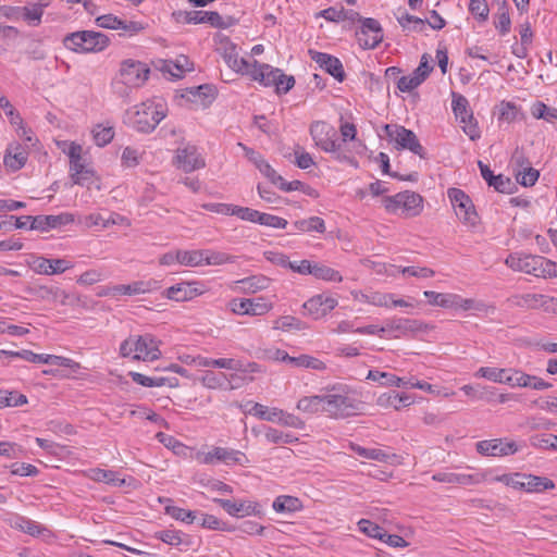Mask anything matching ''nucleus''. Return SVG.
<instances>
[{"label": "nucleus", "instance_id": "obj_17", "mask_svg": "<svg viewBox=\"0 0 557 557\" xmlns=\"http://www.w3.org/2000/svg\"><path fill=\"white\" fill-rule=\"evenodd\" d=\"M231 308L236 314L263 315L271 310L272 305L263 301V298H242L233 299Z\"/></svg>", "mask_w": 557, "mask_h": 557}, {"label": "nucleus", "instance_id": "obj_27", "mask_svg": "<svg viewBox=\"0 0 557 557\" xmlns=\"http://www.w3.org/2000/svg\"><path fill=\"white\" fill-rule=\"evenodd\" d=\"M34 295L41 300L60 301L63 306L70 304V295L57 286L40 285L34 288Z\"/></svg>", "mask_w": 557, "mask_h": 557}, {"label": "nucleus", "instance_id": "obj_44", "mask_svg": "<svg viewBox=\"0 0 557 557\" xmlns=\"http://www.w3.org/2000/svg\"><path fill=\"white\" fill-rule=\"evenodd\" d=\"M398 23L404 29L422 33L425 29L426 20H422L409 13L397 17Z\"/></svg>", "mask_w": 557, "mask_h": 557}, {"label": "nucleus", "instance_id": "obj_23", "mask_svg": "<svg viewBox=\"0 0 557 557\" xmlns=\"http://www.w3.org/2000/svg\"><path fill=\"white\" fill-rule=\"evenodd\" d=\"M186 22L189 24L208 23L218 28H226L228 24L223 21V17L214 11H191L186 13Z\"/></svg>", "mask_w": 557, "mask_h": 557}, {"label": "nucleus", "instance_id": "obj_47", "mask_svg": "<svg viewBox=\"0 0 557 557\" xmlns=\"http://www.w3.org/2000/svg\"><path fill=\"white\" fill-rule=\"evenodd\" d=\"M509 373H507V376L505 379V384H508L510 386H519V387H527L531 385L532 377L530 374H527L519 370H508Z\"/></svg>", "mask_w": 557, "mask_h": 557}, {"label": "nucleus", "instance_id": "obj_45", "mask_svg": "<svg viewBox=\"0 0 557 557\" xmlns=\"http://www.w3.org/2000/svg\"><path fill=\"white\" fill-rule=\"evenodd\" d=\"M92 136L97 146L104 147L112 141L114 137V128L113 126H102L101 124H98L92 129Z\"/></svg>", "mask_w": 557, "mask_h": 557}, {"label": "nucleus", "instance_id": "obj_54", "mask_svg": "<svg viewBox=\"0 0 557 557\" xmlns=\"http://www.w3.org/2000/svg\"><path fill=\"white\" fill-rule=\"evenodd\" d=\"M544 262V257L542 256H524V263L522 269L524 273L532 274L534 276H540V271L542 264Z\"/></svg>", "mask_w": 557, "mask_h": 557}, {"label": "nucleus", "instance_id": "obj_34", "mask_svg": "<svg viewBox=\"0 0 557 557\" xmlns=\"http://www.w3.org/2000/svg\"><path fill=\"white\" fill-rule=\"evenodd\" d=\"M368 380L380 382L384 386H403L405 385V377H399L388 372L379 370H370L367 375Z\"/></svg>", "mask_w": 557, "mask_h": 557}, {"label": "nucleus", "instance_id": "obj_9", "mask_svg": "<svg viewBox=\"0 0 557 557\" xmlns=\"http://www.w3.org/2000/svg\"><path fill=\"white\" fill-rule=\"evenodd\" d=\"M448 198L455 209L458 219L470 226H475L479 222V215L470 197L459 188H449Z\"/></svg>", "mask_w": 557, "mask_h": 557}, {"label": "nucleus", "instance_id": "obj_60", "mask_svg": "<svg viewBox=\"0 0 557 557\" xmlns=\"http://www.w3.org/2000/svg\"><path fill=\"white\" fill-rule=\"evenodd\" d=\"M304 310L313 319L323 317L322 295H317L304 304Z\"/></svg>", "mask_w": 557, "mask_h": 557}, {"label": "nucleus", "instance_id": "obj_10", "mask_svg": "<svg viewBox=\"0 0 557 557\" xmlns=\"http://www.w3.org/2000/svg\"><path fill=\"white\" fill-rule=\"evenodd\" d=\"M149 74L150 70L145 63L127 59L121 63L119 78L128 84V86L138 88L146 83Z\"/></svg>", "mask_w": 557, "mask_h": 557}, {"label": "nucleus", "instance_id": "obj_21", "mask_svg": "<svg viewBox=\"0 0 557 557\" xmlns=\"http://www.w3.org/2000/svg\"><path fill=\"white\" fill-rule=\"evenodd\" d=\"M385 332H395V338L400 336H405L408 334H413L423 330V323L419 320L414 319H404V318H394L386 321V324L383 326Z\"/></svg>", "mask_w": 557, "mask_h": 557}, {"label": "nucleus", "instance_id": "obj_59", "mask_svg": "<svg viewBox=\"0 0 557 557\" xmlns=\"http://www.w3.org/2000/svg\"><path fill=\"white\" fill-rule=\"evenodd\" d=\"M45 364H55L70 368L74 372L81 369V364L73 359L55 355H46Z\"/></svg>", "mask_w": 557, "mask_h": 557}, {"label": "nucleus", "instance_id": "obj_11", "mask_svg": "<svg viewBox=\"0 0 557 557\" xmlns=\"http://www.w3.org/2000/svg\"><path fill=\"white\" fill-rule=\"evenodd\" d=\"M198 460L205 465H213L220 461L225 465L244 466L249 462L245 453L225 447H213L210 451L198 456Z\"/></svg>", "mask_w": 557, "mask_h": 557}, {"label": "nucleus", "instance_id": "obj_3", "mask_svg": "<svg viewBox=\"0 0 557 557\" xmlns=\"http://www.w3.org/2000/svg\"><path fill=\"white\" fill-rule=\"evenodd\" d=\"M160 342L152 334L131 335L120 346V355L123 358L132 357L133 360L154 361L161 357Z\"/></svg>", "mask_w": 557, "mask_h": 557}, {"label": "nucleus", "instance_id": "obj_33", "mask_svg": "<svg viewBox=\"0 0 557 557\" xmlns=\"http://www.w3.org/2000/svg\"><path fill=\"white\" fill-rule=\"evenodd\" d=\"M206 250H177L175 258L186 267H198L203 263Z\"/></svg>", "mask_w": 557, "mask_h": 557}, {"label": "nucleus", "instance_id": "obj_6", "mask_svg": "<svg viewBox=\"0 0 557 557\" xmlns=\"http://www.w3.org/2000/svg\"><path fill=\"white\" fill-rule=\"evenodd\" d=\"M382 202L387 212L404 218L418 216L423 210L422 196L410 190L400 191L394 196H385Z\"/></svg>", "mask_w": 557, "mask_h": 557}, {"label": "nucleus", "instance_id": "obj_30", "mask_svg": "<svg viewBox=\"0 0 557 557\" xmlns=\"http://www.w3.org/2000/svg\"><path fill=\"white\" fill-rule=\"evenodd\" d=\"M14 527L32 536H44L50 533L46 527L26 517H16Z\"/></svg>", "mask_w": 557, "mask_h": 557}, {"label": "nucleus", "instance_id": "obj_26", "mask_svg": "<svg viewBox=\"0 0 557 557\" xmlns=\"http://www.w3.org/2000/svg\"><path fill=\"white\" fill-rule=\"evenodd\" d=\"M50 3L51 0H48L22 7L23 14L21 20L26 22L29 26H39L42 22L45 9L49 7Z\"/></svg>", "mask_w": 557, "mask_h": 557}, {"label": "nucleus", "instance_id": "obj_29", "mask_svg": "<svg viewBox=\"0 0 557 557\" xmlns=\"http://www.w3.org/2000/svg\"><path fill=\"white\" fill-rule=\"evenodd\" d=\"M324 395L305 396L297 403V409L306 413L324 412Z\"/></svg>", "mask_w": 557, "mask_h": 557}, {"label": "nucleus", "instance_id": "obj_31", "mask_svg": "<svg viewBox=\"0 0 557 557\" xmlns=\"http://www.w3.org/2000/svg\"><path fill=\"white\" fill-rule=\"evenodd\" d=\"M160 503H171L170 498H159ZM165 513L171 516L173 519L186 522V523H193L196 520V513L195 511L187 510L181 507H176L173 505H165Z\"/></svg>", "mask_w": 557, "mask_h": 557}, {"label": "nucleus", "instance_id": "obj_40", "mask_svg": "<svg viewBox=\"0 0 557 557\" xmlns=\"http://www.w3.org/2000/svg\"><path fill=\"white\" fill-rule=\"evenodd\" d=\"M423 295L429 299L432 306H438L442 308H453L456 302V294H442L433 290H425Z\"/></svg>", "mask_w": 557, "mask_h": 557}, {"label": "nucleus", "instance_id": "obj_48", "mask_svg": "<svg viewBox=\"0 0 557 557\" xmlns=\"http://www.w3.org/2000/svg\"><path fill=\"white\" fill-rule=\"evenodd\" d=\"M261 213L262 212L258 210L236 205H234L232 209V215H236L238 219L243 221H248L258 224L260 223Z\"/></svg>", "mask_w": 557, "mask_h": 557}, {"label": "nucleus", "instance_id": "obj_20", "mask_svg": "<svg viewBox=\"0 0 557 557\" xmlns=\"http://www.w3.org/2000/svg\"><path fill=\"white\" fill-rule=\"evenodd\" d=\"M203 293L202 285L199 283L182 282L169 287L165 296L175 301H187Z\"/></svg>", "mask_w": 557, "mask_h": 557}, {"label": "nucleus", "instance_id": "obj_49", "mask_svg": "<svg viewBox=\"0 0 557 557\" xmlns=\"http://www.w3.org/2000/svg\"><path fill=\"white\" fill-rule=\"evenodd\" d=\"M507 373H509V371L506 369L482 367L478 370L476 375L481 376V377H485V379L496 382V383L505 384V379L507 376Z\"/></svg>", "mask_w": 557, "mask_h": 557}, {"label": "nucleus", "instance_id": "obj_16", "mask_svg": "<svg viewBox=\"0 0 557 557\" xmlns=\"http://www.w3.org/2000/svg\"><path fill=\"white\" fill-rule=\"evenodd\" d=\"M176 164L184 172L189 173L206 166V161L198 153L196 146L188 145L184 148H178L175 156Z\"/></svg>", "mask_w": 557, "mask_h": 557}, {"label": "nucleus", "instance_id": "obj_1", "mask_svg": "<svg viewBox=\"0 0 557 557\" xmlns=\"http://www.w3.org/2000/svg\"><path fill=\"white\" fill-rule=\"evenodd\" d=\"M324 413L333 419H346L358 416L364 408L363 401L345 387H333L324 394Z\"/></svg>", "mask_w": 557, "mask_h": 557}, {"label": "nucleus", "instance_id": "obj_50", "mask_svg": "<svg viewBox=\"0 0 557 557\" xmlns=\"http://www.w3.org/2000/svg\"><path fill=\"white\" fill-rule=\"evenodd\" d=\"M200 525L202 528L209 529V530H219V531H227L233 532L235 531V527L228 525L226 522L220 520L213 515H202Z\"/></svg>", "mask_w": 557, "mask_h": 557}, {"label": "nucleus", "instance_id": "obj_56", "mask_svg": "<svg viewBox=\"0 0 557 557\" xmlns=\"http://www.w3.org/2000/svg\"><path fill=\"white\" fill-rule=\"evenodd\" d=\"M243 289L256 293L259 289H263L268 286L269 278L265 276H251L239 281Z\"/></svg>", "mask_w": 557, "mask_h": 557}, {"label": "nucleus", "instance_id": "obj_15", "mask_svg": "<svg viewBox=\"0 0 557 557\" xmlns=\"http://www.w3.org/2000/svg\"><path fill=\"white\" fill-rule=\"evenodd\" d=\"M476 451L482 456H509L518 451V446L503 438L484 440L476 443Z\"/></svg>", "mask_w": 557, "mask_h": 557}, {"label": "nucleus", "instance_id": "obj_22", "mask_svg": "<svg viewBox=\"0 0 557 557\" xmlns=\"http://www.w3.org/2000/svg\"><path fill=\"white\" fill-rule=\"evenodd\" d=\"M432 479L436 482L458 484V485H474L485 480L484 473H455V472H437L433 474Z\"/></svg>", "mask_w": 557, "mask_h": 557}, {"label": "nucleus", "instance_id": "obj_2", "mask_svg": "<svg viewBox=\"0 0 557 557\" xmlns=\"http://www.w3.org/2000/svg\"><path fill=\"white\" fill-rule=\"evenodd\" d=\"M165 117L164 106L147 100L126 111L129 125L139 133H151Z\"/></svg>", "mask_w": 557, "mask_h": 557}, {"label": "nucleus", "instance_id": "obj_51", "mask_svg": "<svg viewBox=\"0 0 557 557\" xmlns=\"http://www.w3.org/2000/svg\"><path fill=\"white\" fill-rule=\"evenodd\" d=\"M358 527L362 533L367 534L370 537L379 540H384L385 537V530L381 525L370 520L361 519L358 522Z\"/></svg>", "mask_w": 557, "mask_h": 557}, {"label": "nucleus", "instance_id": "obj_62", "mask_svg": "<svg viewBox=\"0 0 557 557\" xmlns=\"http://www.w3.org/2000/svg\"><path fill=\"white\" fill-rule=\"evenodd\" d=\"M145 28L146 25L141 22L122 20V25L121 27H119L117 30H122V33H120V36L132 37L139 34Z\"/></svg>", "mask_w": 557, "mask_h": 557}, {"label": "nucleus", "instance_id": "obj_19", "mask_svg": "<svg viewBox=\"0 0 557 557\" xmlns=\"http://www.w3.org/2000/svg\"><path fill=\"white\" fill-rule=\"evenodd\" d=\"M312 60L318 63L325 72L332 75L338 82H343L346 77L341 60L329 53L310 51Z\"/></svg>", "mask_w": 557, "mask_h": 557}, {"label": "nucleus", "instance_id": "obj_37", "mask_svg": "<svg viewBox=\"0 0 557 557\" xmlns=\"http://www.w3.org/2000/svg\"><path fill=\"white\" fill-rule=\"evenodd\" d=\"M150 282L137 281L131 284H121L113 287L114 293L120 295H138L151 290Z\"/></svg>", "mask_w": 557, "mask_h": 557}, {"label": "nucleus", "instance_id": "obj_46", "mask_svg": "<svg viewBox=\"0 0 557 557\" xmlns=\"http://www.w3.org/2000/svg\"><path fill=\"white\" fill-rule=\"evenodd\" d=\"M249 413L256 416L257 418L269 421V422H275L277 414H281V409L278 408H272L269 409L267 406L255 403L252 408L250 409Z\"/></svg>", "mask_w": 557, "mask_h": 557}, {"label": "nucleus", "instance_id": "obj_14", "mask_svg": "<svg viewBox=\"0 0 557 557\" xmlns=\"http://www.w3.org/2000/svg\"><path fill=\"white\" fill-rule=\"evenodd\" d=\"M213 502L220 505L232 517L243 518L247 516L262 515L261 506L255 502H233L223 498H213Z\"/></svg>", "mask_w": 557, "mask_h": 557}, {"label": "nucleus", "instance_id": "obj_42", "mask_svg": "<svg viewBox=\"0 0 557 557\" xmlns=\"http://www.w3.org/2000/svg\"><path fill=\"white\" fill-rule=\"evenodd\" d=\"M90 478L97 482H104L114 486H122L124 479H120L112 470L92 469Z\"/></svg>", "mask_w": 557, "mask_h": 557}, {"label": "nucleus", "instance_id": "obj_28", "mask_svg": "<svg viewBox=\"0 0 557 557\" xmlns=\"http://www.w3.org/2000/svg\"><path fill=\"white\" fill-rule=\"evenodd\" d=\"M522 480L524 484L523 491L528 493H541L555 487L554 481L546 476L523 473Z\"/></svg>", "mask_w": 557, "mask_h": 557}, {"label": "nucleus", "instance_id": "obj_57", "mask_svg": "<svg viewBox=\"0 0 557 557\" xmlns=\"http://www.w3.org/2000/svg\"><path fill=\"white\" fill-rule=\"evenodd\" d=\"M530 441L534 447L557 449V435L554 434L534 435Z\"/></svg>", "mask_w": 557, "mask_h": 557}, {"label": "nucleus", "instance_id": "obj_38", "mask_svg": "<svg viewBox=\"0 0 557 557\" xmlns=\"http://www.w3.org/2000/svg\"><path fill=\"white\" fill-rule=\"evenodd\" d=\"M70 171L74 184L78 185H83L92 175V172L85 166L83 159L70 161Z\"/></svg>", "mask_w": 557, "mask_h": 557}, {"label": "nucleus", "instance_id": "obj_55", "mask_svg": "<svg viewBox=\"0 0 557 557\" xmlns=\"http://www.w3.org/2000/svg\"><path fill=\"white\" fill-rule=\"evenodd\" d=\"M539 171L531 166H527L516 174L517 182L524 187L533 186L539 180Z\"/></svg>", "mask_w": 557, "mask_h": 557}, {"label": "nucleus", "instance_id": "obj_43", "mask_svg": "<svg viewBox=\"0 0 557 557\" xmlns=\"http://www.w3.org/2000/svg\"><path fill=\"white\" fill-rule=\"evenodd\" d=\"M293 367L318 371H324L326 369V364L322 360L309 355H300L298 357H294Z\"/></svg>", "mask_w": 557, "mask_h": 557}, {"label": "nucleus", "instance_id": "obj_64", "mask_svg": "<svg viewBox=\"0 0 557 557\" xmlns=\"http://www.w3.org/2000/svg\"><path fill=\"white\" fill-rule=\"evenodd\" d=\"M518 109L512 102L500 103L498 120L507 123H511L517 119Z\"/></svg>", "mask_w": 557, "mask_h": 557}, {"label": "nucleus", "instance_id": "obj_12", "mask_svg": "<svg viewBox=\"0 0 557 557\" xmlns=\"http://www.w3.org/2000/svg\"><path fill=\"white\" fill-rule=\"evenodd\" d=\"M310 135L315 145L323 151H336L338 149V138L336 129L323 121H315L310 125Z\"/></svg>", "mask_w": 557, "mask_h": 557}, {"label": "nucleus", "instance_id": "obj_61", "mask_svg": "<svg viewBox=\"0 0 557 557\" xmlns=\"http://www.w3.org/2000/svg\"><path fill=\"white\" fill-rule=\"evenodd\" d=\"M277 423L284 426H290L294 429H304L305 422L293 413L285 412L281 409V414H277L276 421Z\"/></svg>", "mask_w": 557, "mask_h": 557}, {"label": "nucleus", "instance_id": "obj_32", "mask_svg": "<svg viewBox=\"0 0 557 557\" xmlns=\"http://www.w3.org/2000/svg\"><path fill=\"white\" fill-rule=\"evenodd\" d=\"M197 380L207 388H226V374L222 372L215 373L211 370H206Z\"/></svg>", "mask_w": 557, "mask_h": 557}, {"label": "nucleus", "instance_id": "obj_5", "mask_svg": "<svg viewBox=\"0 0 557 557\" xmlns=\"http://www.w3.org/2000/svg\"><path fill=\"white\" fill-rule=\"evenodd\" d=\"M63 45L76 53H97L110 45V38L100 32L78 30L67 34L63 38Z\"/></svg>", "mask_w": 557, "mask_h": 557}, {"label": "nucleus", "instance_id": "obj_36", "mask_svg": "<svg viewBox=\"0 0 557 557\" xmlns=\"http://www.w3.org/2000/svg\"><path fill=\"white\" fill-rule=\"evenodd\" d=\"M312 276L318 280L326 281V282H336L339 283L343 281V276L341 273L327 265L314 263L312 267Z\"/></svg>", "mask_w": 557, "mask_h": 557}, {"label": "nucleus", "instance_id": "obj_7", "mask_svg": "<svg viewBox=\"0 0 557 557\" xmlns=\"http://www.w3.org/2000/svg\"><path fill=\"white\" fill-rule=\"evenodd\" d=\"M383 131L386 137L395 143V147L398 150H409L412 153L419 156L421 159H426V152L420 144L417 135L403 125L398 124H385Z\"/></svg>", "mask_w": 557, "mask_h": 557}, {"label": "nucleus", "instance_id": "obj_39", "mask_svg": "<svg viewBox=\"0 0 557 557\" xmlns=\"http://www.w3.org/2000/svg\"><path fill=\"white\" fill-rule=\"evenodd\" d=\"M294 227L299 232H325L324 220L319 216H311L305 220H298L294 222Z\"/></svg>", "mask_w": 557, "mask_h": 557}, {"label": "nucleus", "instance_id": "obj_52", "mask_svg": "<svg viewBox=\"0 0 557 557\" xmlns=\"http://www.w3.org/2000/svg\"><path fill=\"white\" fill-rule=\"evenodd\" d=\"M236 257L221 251L206 250L203 262L209 265H221L235 262Z\"/></svg>", "mask_w": 557, "mask_h": 557}, {"label": "nucleus", "instance_id": "obj_18", "mask_svg": "<svg viewBox=\"0 0 557 557\" xmlns=\"http://www.w3.org/2000/svg\"><path fill=\"white\" fill-rule=\"evenodd\" d=\"M25 219L32 221L30 230L39 231H48L50 228H55L74 222V215L69 212L58 215H26Z\"/></svg>", "mask_w": 557, "mask_h": 557}, {"label": "nucleus", "instance_id": "obj_58", "mask_svg": "<svg viewBox=\"0 0 557 557\" xmlns=\"http://www.w3.org/2000/svg\"><path fill=\"white\" fill-rule=\"evenodd\" d=\"M182 535H183V533L180 531L163 530V531L156 533V539H158L169 545L178 546V545L185 543Z\"/></svg>", "mask_w": 557, "mask_h": 557}, {"label": "nucleus", "instance_id": "obj_41", "mask_svg": "<svg viewBox=\"0 0 557 557\" xmlns=\"http://www.w3.org/2000/svg\"><path fill=\"white\" fill-rule=\"evenodd\" d=\"M539 300L541 294L513 295L508 299L513 306L525 309H539Z\"/></svg>", "mask_w": 557, "mask_h": 557}, {"label": "nucleus", "instance_id": "obj_53", "mask_svg": "<svg viewBox=\"0 0 557 557\" xmlns=\"http://www.w3.org/2000/svg\"><path fill=\"white\" fill-rule=\"evenodd\" d=\"M469 11L479 22H486L488 18L490 9L486 0H470Z\"/></svg>", "mask_w": 557, "mask_h": 557}, {"label": "nucleus", "instance_id": "obj_63", "mask_svg": "<svg viewBox=\"0 0 557 557\" xmlns=\"http://www.w3.org/2000/svg\"><path fill=\"white\" fill-rule=\"evenodd\" d=\"M491 186L498 193L511 194L515 188V183L507 176L498 174L495 176Z\"/></svg>", "mask_w": 557, "mask_h": 557}, {"label": "nucleus", "instance_id": "obj_8", "mask_svg": "<svg viewBox=\"0 0 557 557\" xmlns=\"http://www.w3.org/2000/svg\"><path fill=\"white\" fill-rule=\"evenodd\" d=\"M451 107L457 120L462 124L463 132L471 140L480 138L481 132L478 122L473 116L472 110L469 108L468 99L457 92L451 94Z\"/></svg>", "mask_w": 557, "mask_h": 557}, {"label": "nucleus", "instance_id": "obj_13", "mask_svg": "<svg viewBox=\"0 0 557 557\" xmlns=\"http://www.w3.org/2000/svg\"><path fill=\"white\" fill-rule=\"evenodd\" d=\"M356 38L362 49H374L383 40V28L375 18L367 17L356 32Z\"/></svg>", "mask_w": 557, "mask_h": 557}, {"label": "nucleus", "instance_id": "obj_24", "mask_svg": "<svg viewBox=\"0 0 557 557\" xmlns=\"http://www.w3.org/2000/svg\"><path fill=\"white\" fill-rule=\"evenodd\" d=\"M222 55L226 64L236 73L248 74L251 63L246 59L238 57L235 45L227 42Z\"/></svg>", "mask_w": 557, "mask_h": 557}, {"label": "nucleus", "instance_id": "obj_25", "mask_svg": "<svg viewBox=\"0 0 557 557\" xmlns=\"http://www.w3.org/2000/svg\"><path fill=\"white\" fill-rule=\"evenodd\" d=\"M27 160V153L20 144L10 145L7 148L3 162L4 165L15 172L22 169Z\"/></svg>", "mask_w": 557, "mask_h": 557}, {"label": "nucleus", "instance_id": "obj_35", "mask_svg": "<svg viewBox=\"0 0 557 557\" xmlns=\"http://www.w3.org/2000/svg\"><path fill=\"white\" fill-rule=\"evenodd\" d=\"M272 507L276 512H294L301 509L302 505L297 497L282 495L274 499Z\"/></svg>", "mask_w": 557, "mask_h": 557}, {"label": "nucleus", "instance_id": "obj_4", "mask_svg": "<svg viewBox=\"0 0 557 557\" xmlns=\"http://www.w3.org/2000/svg\"><path fill=\"white\" fill-rule=\"evenodd\" d=\"M253 81L264 86H274L277 94H286L295 86V77L282 70L253 60L248 74Z\"/></svg>", "mask_w": 557, "mask_h": 557}]
</instances>
